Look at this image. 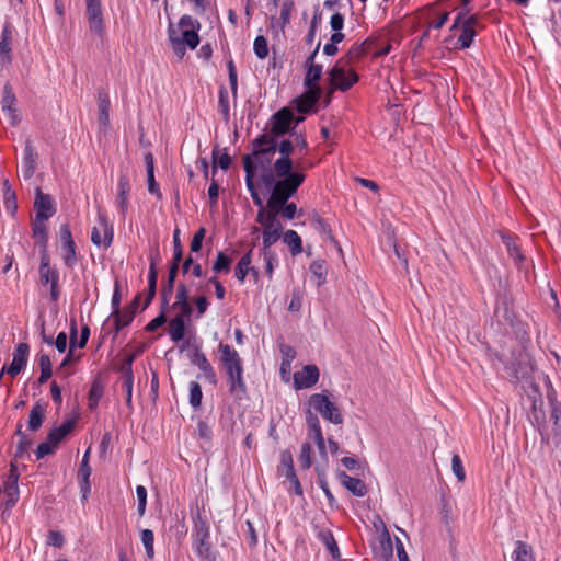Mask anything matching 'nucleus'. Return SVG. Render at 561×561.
Listing matches in <instances>:
<instances>
[{
	"mask_svg": "<svg viewBox=\"0 0 561 561\" xmlns=\"http://www.w3.org/2000/svg\"><path fill=\"white\" fill-rule=\"evenodd\" d=\"M296 193L273 188L267 201V210H259L256 221L263 227L262 231V249H271L275 244L283 231V225L278 219L282 207Z\"/></svg>",
	"mask_w": 561,
	"mask_h": 561,
	"instance_id": "obj_1",
	"label": "nucleus"
},
{
	"mask_svg": "<svg viewBox=\"0 0 561 561\" xmlns=\"http://www.w3.org/2000/svg\"><path fill=\"white\" fill-rule=\"evenodd\" d=\"M276 151L280 153V157L273 164V173L277 179L273 188L279 187L286 192L297 193L306 180V174L300 164H297L296 170H293L294 163L290 156L294 152V144L284 139L278 145L276 144Z\"/></svg>",
	"mask_w": 561,
	"mask_h": 561,
	"instance_id": "obj_2",
	"label": "nucleus"
},
{
	"mask_svg": "<svg viewBox=\"0 0 561 561\" xmlns=\"http://www.w3.org/2000/svg\"><path fill=\"white\" fill-rule=\"evenodd\" d=\"M220 362L227 376L229 392L236 399H242L247 393V385L243 377V364L239 353L222 342L218 345Z\"/></svg>",
	"mask_w": 561,
	"mask_h": 561,
	"instance_id": "obj_3",
	"label": "nucleus"
},
{
	"mask_svg": "<svg viewBox=\"0 0 561 561\" xmlns=\"http://www.w3.org/2000/svg\"><path fill=\"white\" fill-rule=\"evenodd\" d=\"M199 22L191 15H183L179 21V26L170 24L168 28V38L174 54L183 58L186 48L195 49L199 44L198 30Z\"/></svg>",
	"mask_w": 561,
	"mask_h": 561,
	"instance_id": "obj_4",
	"label": "nucleus"
},
{
	"mask_svg": "<svg viewBox=\"0 0 561 561\" xmlns=\"http://www.w3.org/2000/svg\"><path fill=\"white\" fill-rule=\"evenodd\" d=\"M363 54L360 46L350 49L346 58L339 59L335 65L328 72L330 78V91L332 94L334 91H348L359 80L356 71L348 66V61L359 58Z\"/></svg>",
	"mask_w": 561,
	"mask_h": 561,
	"instance_id": "obj_5",
	"label": "nucleus"
},
{
	"mask_svg": "<svg viewBox=\"0 0 561 561\" xmlns=\"http://www.w3.org/2000/svg\"><path fill=\"white\" fill-rule=\"evenodd\" d=\"M480 26L478 16L470 14V10H459L450 27L453 32H459L455 43L456 48H469L477 35V28Z\"/></svg>",
	"mask_w": 561,
	"mask_h": 561,
	"instance_id": "obj_6",
	"label": "nucleus"
},
{
	"mask_svg": "<svg viewBox=\"0 0 561 561\" xmlns=\"http://www.w3.org/2000/svg\"><path fill=\"white\" fill-rule=\"evenodd\" d=\"M192 547L199 561H216V551L210 542L209 525L201 516L194 523Z\"/></svg>",
	"mask_w": 561,
	"mask_h": 561,
	"instance_id": "obj_7",
	"label": "nucleus"
},
{
	"mask_svg": "<svg viewBox=\"0 0 561 561\" xmlns=\"http://www.w3.org/2000/svg\"><path fill=\"white\" fill-rule=\"evenodd\" d=\"M276 153V140L266 135L255 138L252 142V152L245 157H251L253 173L256 169H265L271 164L273 156Z\"/></svg>",
	"mask_w": 561,
	"mask_h": 561,
	"instance_id": "obj_8",
	"label": "nucleus"
},
{
	"mask_svg": "<svg viewBox=\"0 0 561 561\" xmlns=\"http://www.w3.org/2000/svg\"><path fill=\"white\" fill-rule=\"evenodd\" d=\"M309 404L314 409L316 412L320 413L324 420L336 425L343 423V416L339 408L332 401H330L327 394L314 393L310 396Z\"/></svg>",
	"mask_w": 561,
	"mask_h": 561,
	"instance_id": "obj_9",
	"label": "nucleus"
},
{
	"mask_svg": "<svg viewBox=\"0 0 561 561\" xmlns=\"http://www.w3.org/2000/svg\"><path fill=\"white\" fill-rule=\"evenodd\" d=\"M96 221V226L91 231V241L98 248L107 249L111 247L114 238L113 226L105 211L101 209L98 211Z\"/></svg>",
	"mask_w": 561,
	"mask_h": 561,
	"instance_id": "obj_10",
	"label": "nucleus"
},
{
	"mask_svg": "<svg viewBox=\"0 0 561 561\" xmlns=\"http://www.w3.org/2000/svg\"><path fill=\"white\" fill-rule=\"evenodd\" d=\"M85 4L89 30L92 34L102 39L104 37L105 30L101 0H85Z\"/></svg>",
	"mask_w": 561,
	"mask_h": 561,
	"instance_id": "obj_11",
	"label": "nucleus"
},
{
	"mask_svg": "<svg viewBox=\"0 0 561 561\" xmlns=\"http://www.w3.org/2000/svg\"><path fill=\"white\" fill-rule=\"evenodd\" d=\"M30 346L27 343H19L13 352V358L9 366H3L1 375L18 376L27 365Z\"/></svg>",
	"mask_w": 561,
	"mask_h": 561,
	"instance_id": "obj_12",
	"label": "nucleus"
},
{
	"mask_svg": "<svg viewBox=\"0 0 561 561\" xmlns=\"http://www.w3.org/2000/svg\"><path fill=\"white\" fill-rule=\"evenodd\" d=\"M374 558L378 561H390L393 556V545L390 533L382 525V530L377 540L373 543Z\"/></svg>",
	"mask_w": 561,
	"mask_h": 561,
	"instance_id": "obj_13",
	"label": "nucleus"
},
{
	"mask_svg": "<svg viewBox=\"0 0 561 561\" xmlns=\"http://www.w3.org/2000/svg\"><path fill=\"white\" fill-rule=\"evenodd\" d=\"M305 92L295 99L297 112L301 114L314 113L321 98V88H305Z\"/></svg>",
	"mask_w": 561,
	"mask_h": 561,
	"instance_id": "obj_14",
	"label": "nucleus"
},
{
	"mask_svg": "<svg viewBox=\"0 0 561 561\" xmlns=\"http://www.w3.org/2000/svg\"><path fill=\"white\" fill-rule=\"evenodd\" d=\"M320 44L316 49L308 56L305 61L306 73L304 78L305 88H320L319 81L322 77V65L316 64L314 59L319 51Z\"/></svg>",
	"mask_w": 561,
	"mask_h": 561,
	"instance_id": "obj_15",
	"label": "nucleus"
},
{
	"mask_svg": "<svg viewBox=\"0 0 561 561\" xmlns=\"http://www.w3.org/2000/svg\"><path fill=\"white\" fill-rule=\"evenodd\" d=\"M319 376L320 373L316 365H306L294 374V387L297 390L311 388L318 382Z\"/></svg>",
	"mask_w": 561,
	"mask_h": 561,
	"instance_id": "obj_16",
	"label": "nucleus"
},
{
	"mask_svg": "<svg viewBox=\"0 0 561 561\" xmlns=\"http://www.w3.org/2000/svg\"><path fill=\"white\" fill-rule=\"evenodd\" d=\"M35 217L48 220L56 213L54 201L49 194H44L41 188L36 190V197L34 201Z\"/></svg>",
	"mask_w": 561,
	"mask_h": 561,
	"instance_id": "obj_17",
	"label": "nucleus"
},
{
	"mask_svg": "<svg viewBox=\"0 0 561 561\" xmlns=\"http://www.w3.org/2000/svg\"><path fill=\"white\" fill-rule=\"evenodd\" d=\"M293 121V114L289 110L283 108L276 112L270 121V131L272 136L278 137L286 134L289 130Z\"/></svg>",
	"mask_w": 561,
	"mask_h": 561,
	"instance_id": "obj_18",
	"label": "nucleus"
},
{
	"mask_svg": "<svg viewBox=\"0 0 561 561\" xmlns=\"http://www.w3.org/2000/svg\"><path fill=\"white\" fill-rule=\"evenodd\" d=\"M130 193V182L127 175H121L117 183V195L114 202L121 217L124 219L128 211V197Z\"/></svg>",
	"mask_w": 561,
	"mask_h": 561,
	"instance_id": "obj_19",
	"label": "nucleus"
},
{
	"mask_svg": "<svg viewBox=\"0 0 561 561\" xmlns=\"http://www.w3.org/2000/svg\"><path fill=\"white\" fill-rule=\"evenodd\" d=\"M137 297L134 299V301L124 307L122 310H113L111 313V317L114 320L115 325V335L125 327L129 325L131 321L134 320L136 309H137Z\"/></svg>",
	"mask_w": 561,
	"mask_h": 561,
	"instance_id": "obj_20",
	"label": "nucleus"
},
{
	"mask_svg": "<svg viewBox=\"0 0 561 561\" xmlns=\"http://www.w3.org/2000/svg\"><path fill=\"white\" fill-rule=\"evenodd\" d=\"M306 422L308 426V436L316 442L319 451L321 454H324L325 442L318 416L313 414L311 411H308L306 415Z\"/></svg>",
	"mask_w": 561,
	"mask_h": 561,
	"instance_id": "obj_21",
	"label": "nucleus"
},
{
	"mask_svg": "<svg viewBox=\"0 0 561 561\" xmlns=\"http://www.w3.org/2000/svg\"><path fill=\"white\" fill-rule=\"evenodd\" d=\"M243 169L245 173V185L250 192L253 203L259 207V210H267L253 181L254 173L251 165V157H243Z\"/></svg>",
	"mask_w": 561,
	"mask_h": 561,
	"instance_id": "obj_22",
	"label": "nucleus"
},
{
	"mask_svg": "<svg viewBox=\"0 0 561 561\" xmlns=\"http://www.w3.org/2000/svg\"><path fill=\"white\" fill-rule=\"evenodd\" d=\"M39 280L42 285H58L59 283V272L50 266L49 256L46 251H43L41 255V264H39Z\"/></svg>",
	"mask_w": 561,
	"mask_h": 561,
	"instance_id": "obj_23",
	"label": "nucleus"
},
{
	"mask_svg": "<svg viewBox=\"0 0 561 561\" xmlns=\"http://www.w3.org/2000/svg\"><path fill=\"white\" fill-rule=\"evenodd\" d=\"M37 153L31 141L27 140L24 148V154L22 160V175L25 180L31 179L36 169Z\"/></svg>",
	"mask_w": 561,
	"mask_h": 561,
	"instance_id": "obj_24",
	"label": "nucleus"
},
{
	"mask_svg": "<svg viewBox=\"0 0 561 561\" xmlns=\"http://www.w3.org/2000/svg\"><path fill=\"white\" fill-rule=\"evenodd\" d=\"M339 479L341 483L355 496L362 497L366 494V485L365 483L358 479L348 476L344 471L339 473Z\"/></svg>",
	"mask_w": 561,
	"mask_h": 561,
	"instance_id": "obj_25",
	"label": "nucleus"
},
{
	"mask_svg": "<svg viewBox=\"0 0 561 561\" xmlns=\"http://www.w3.org/2000/svg\"><path fill=\"white\" fill-rule=\"evenodd\" d=\"M173 308L181 311V314L190 317L193 312L192 307L188 304V291L184 284H180L175 294V301Z\"/></svg>",
	"mask_w": 561,
	"mask_h": 561,
	"instance_id": "obj_26",
	"label": "nucleus"
},
{
	"mask_svg": "<svg viewBox=\"0 0 561 561\" xmlns=\"http://www.w3.org/2000/svg\"><path fill=\"white\" fill-rule=\"evenodd\" d=\"M512 561H536L533 547L522 540H517L511 554Z\"/></svg>",
	"mask_w": 561,
	"mask_h": 561,
	"instance_id": "obj_27",
	"label": "nucleus"
},
{
	"mask_svg": "<svg viewBox=\"0 0 561 561\" xmlns=\"http://www.w3.org/2000/svg\"><path fill=\"white\" fill-rule=\"evenodd\" d=\"M19 478L20 473L15 463H10L9 473L3 482L4 493L7 496H19Z\"/></svg>",
	"mask_w": 561,
	"mask_h": 561,
	"instance_id": "obj_28",
	"label": "nucleus"
},
{
	"mask_svg": "<svg viewBox=\"0 0 561 561\" xmlns=\"http://www.w3.org/2000/svg\"><path fill=\"white\" fill-rule=\"evenodd\" d=\"M145 164H146V170H147L148 192L151 195H154L158 198H160L161 192H160L158 183L154 180V162H153V157L151 153H147L145 156Z\"/></svg>",
	"mask_w": 561,
	"mask_h": 561,
	"instance_id": "obj_29",
	"label": "nucleus"
},
{
	"mask_svg": "<svg viewBox=\"0 0 561 561\" xmlns=\"http://www.w3.org/2000/svg\"><path fill=\"white\" fill-rule=\"evenodd\" d=\"M75 420H66L61 425L54 427L48 433V440L51 442L53 445L58 446V444L73 430Z\"/></svg>",
	"mask_w": 561,
	"mask_h": 561,
	"instance_id": "obj_30",
	"label": "nucleus"
},
{
	"mask_svg": "<svg viewBox=\"0 0 561 561\" xmlns=\"http://www.w3.org/2000/svg\"><path fill=\"white\" fill-rule=\"evenodd\" d=\"M184 318H187L186 316L179 314L170 320L169 322V335L171 341L173 342H180L183 340L185 334V320Z\"/></svg>",
	"mask_w": 561,
	"mask_h": 561,
	"instance_id": "obj_31",
	"label": "nucleus"
},
{
	"mask_svg": "<svg viewBox=\"0 0 561 561\" xmlns=\"http://www.w3.org/2000/svg\"><path fill=\"white\" fill-rule=\"evenodd\" d=\"M309 271L317 287L322 286L327 282V264L324 260H314L309 265Z\"/></svg>",
	"mask_w": 561,
	"mask_h": 561,
	"instance_id": "obj_32",
	"label": "nucleus"
},
{
	"mask_svg": "<svg viewBox=\"0 0 561 561\" xmlns=\"http://www.w3.org/2000/svg\"><path fill=\"white\" fill-rule=\"evenodd\" d=\"M12 62L11 38L7 28L3 30L0 41V67L9 66Z\"/></svg>",
	"mask_w": 561,
	"mask_h": 561,
	"instance_id": "obj_33",
	"label": "nucleus"
},
{
	"mask_svg": "<svg viewBox=\"0 0 561 561\" xmlns=\"http://www.w3.org/2000/svg\"><path fill=\"white\" fill-rule=\"evenodd\" d=\"M46 220L36 218L32 224V233L33 238L36 240L38 244L43 247V249H46L48 234H47V227H46ZM46 251V250H43Z\"/></svg>",
	"mask_w": 561,
	"mask_h": 561,
	"instance_id": "obj_34",
	"label": "nucleus"
},
{
	"mask_svg": "<svg viewBox=\"0 0 561 561\" xmlns=\"http://www.w3.org/2000/svg\"><path fill=\"white\" fill-rule=\"evenodd\" d=\"M283 242L289 248L293 256L302 252V241L295 230H287L283 236Z\"/></svg>",
	"mask_w": 561,
	"mask_h": 561,
	"instance_id": "obj_35",
	"label": "nucleus"
},
{
	"mask_svg": "<svg viewBox=\"0 0 561 561\" xmlns=\"http://www.w3.org/2000/svg\"><path fill=\"white\" fill-rule=\"evenodd\" d=\"M251 262H252V252L251 251L243 254L242 257L239 260V262L234 268V276L239 282L243 283L247 275L250 273Z\"/></svg>",
	"mask_w": 561,
	"mask_h": 561,
	"instance_id": "obj_36",
	"label": "nucleus"
},
{
	"mask_svg": "<svg viewBox=\"0 0 561 561\" xmlns=\"http://www.w3.org/2000/svg\"><path fill=\"white\" fill-rule=\"evenodd\" d=\"M45 408L41 403H35L30 412L28 428L33 432L37 431L45 417Z\"/></svg>",
	"mask_w": 561,
	"mask_h": 561,
	"instance_id": "obj_37",
	"label": "nucleus"
},
{
	"mask_svg": "<svg viewBox=\"0 0 561 561\" xmlns=\"http://www.w3.org/2000/svg\"><path fill=\"white\" fill-rule=\"evenodd\" d=\"M99 101V119L102 124H106L108 122L110 114V96L107 92L100 91L98 95Z\"/></svg>",
	"mask_w": 561,
	"mask_h": 561,
	"instance_id": "obj_38",
	"label": "nucleus"
},
{
	"mask_svg": "<svg viewBox=\"0 0 561 561\" xmlns=\"http://www.w3.org/2000/svg\"><path fill=\"white\" fill-rule=\"evenodd\" d=\"M90 329L88 325H83L81 328L80 339L77 341V325L73 323L71 325V334H70V348L77 345L80 348H83L89 340Z\"/></svg>",
	"mask_w": 561,
	"mask_h": 561,
	"instance_id": "obj_39",
	"label": "nucleus"
},
{
	"mask_svg": "<svg viewBox=\"0 0 561 561\" xmlns=\"http://www.w3.org/2000/svg\"><path fill=\"white\" fill-rule=\"evenodd\" d=\"M319 538L322 541V543L325 546V548L328 549V551L330 552L332 558L333 559H339L340 558V551H339L337 543H336L332 533L329 531V530L321 531L319 534Z\"/></svg>",
	"mask_w": 561,
	"mask_h": 561,
	"instance_id": "obj_40",
	"label": "nucleus"
},
{
	"mask_svg": "<svg viewBox=\"0 0 561 561\" xmlns=\"http://www.w3.org/2000/svg\"><path fill=\"white\" fill-rule=\"evenodd\" d=\"M134 360V357L130 356L127 362V369L123 377V388L126 392V401L129 403L131 401V394H133V383H134V376L131 371V363Z\"/></svg>",
	"mask_w": 561,
	"mask_h": 561,
	"instance_id": "obj_41",
	"label": "nucleus"
},
{
	"mask_svg": "<svg viewBox=\"0 0 561 561\" xmlns=\"http://www.w3.org/2000/svg\"><path fill=\"white\" fill-rule=\"evenodd\" d=\"M61 256L65 265L72 268L77 262L76 243L61 244Z\"/></svg>",
	"mask_w": 561,
	"mask_h": 561,
	"instance_id": "obj_42",
	"label": "nucleus"
},
{
	"mask_svg": "<svg viewBox=\"0 0 561 561\" xmlns=\"http://www.w3.org/2000/svg\"><path fill=\"white\" fill-rule=\"evenodd\" d=\"M195 364L204 373L205 377L211 383L215 385L217 382V378H216V374L214 371V368H213V366L210 365V363L208 362V359L206 358L205 355H203V354L198 355L196 357Z\"/></svg>",
	"mask_w": 561,
	"mask_h": 561,
	"instance_id": "obj_43",
	"label": "nucleus"
},
{
	"mask_svg": "<svg viewBox=\"0 0 561 561\" xmlns=\"http://www.w3.org/2000/svg\"><path fill=\"white\" fill-rule=\"evenodd\" d=\"M102 396H103V386L99 381H94L91 385L89 396H88V407L90 410L96 409Z\"/></svg>",
	"mask_w": 561,
	"mask_h": 561,
	"instance_id": "obj_44",
	"label": "nucleus"
},
{
	"mask_svg": "<svg viewBox=\"0 0 561 561\" xmlns=\"http://www.w3.org/2000/svg\"><path fill=\"white\" fill-rule=\"evenodd\" d=\"M3 196L7 210L11 214H14L18 208L15 193L11 188L8 180L3 182Z\"/></svg>",
	"mask_w": 561,
	"mask_h": 561,
	"instance_id": "obj_45",
	"label": "nucleus"
},
{
	"mask_svg": "<svg viewBox=\"0 0 561 561\" xmlns=\"http://www.w3.org/2000/svg\"><path fill=\"white\" fill-rule=\"evenodd\" d=\"M38 362H39V368H41V375L38 378V382L44 383L51 377V374H53L51 362H50L49 356L46 354H41Z\"/></svg>",
	"mask_w": 561,
	"mask_h": 561,
	"instance_id": "obj_46",
	"label": "nucleus"
},
{
	"mask_svg": "<svg viewBox=\"0 0 561 561\" xmlns=\"http://www.w3.org/2000/svg\"><path fill=\"white\" fill-rule=\"evenodd\" d=\"M262 255L265 263V272L268 278H272L274 268L278 265V259L271 249H262Z\"/></svg>",
	"mask_w": 561,
	"mask_h": 561,
	"instance_id": "obj_47",
	"label": "nucleus"
},
{
	"mask_svg": "<svg viewBox=\"0 0 561 561\" xmlns=\"http://www.w3.org/2000/svg\"><path fill=\"white\" fill-rule=\"evenodd\" d=\"M501 238H502L504 245L506 247L508 255L516 262L520 261L523 259V256H522L520 250H519L518 245L516 244V242L514 241V239L511 236H507L504 233L501 236Z\"/></svg>",
	"mask_w": 561,
	"mask_h": 561,
	"instance_id": "obj_48",
	"label": "nucleus"
},
{
	"mask_svg": "<svg viewBox=\"0 0 561 561\" xmlns=\"http://www.w3.org/2000/svg\"><path fill=\"white\" fill-rule=\"evenodd\" d=\"M231 259L227 256L224 252H218L217 257L213 264V271L216 274L221 272L228 273L230 271Z\"/></svg>",
	"mask_w": 561,
	"mask_h": 561,
	"instance_id": "obj_49",
	"label": "nucleus"
},
{
	"mask_svg": "<svg viewBox=\"0 0 561 561\" xmlns=\"http://www.w3.org/2000/svg\"><path fill=\"white\" fill-rule=\"evenodd\" d=\"M188 389H190V404L194 409L199 408L201 403H202V398H203V392H202V388H201L199 383L196 381H191Z\"/></svg>",
	"mask_w": 561,
	"mask_h": 561,
	"instance_id": "obj_50",
	"label": "nucleus"
},
{
	"mask_svg": "<svg viewBox=\"0 0 561 561\" xmlns=\"http://www.w3.org/2000/svg\"><path fill=\"white\" fill-rule=\"evenodd\" d=\"M141 542L145 547L146 554L148 558H153L154 556V549H153V542H154V535L153 531L150 529H144L141 531Z\"/></svg>",
	"mask_w": 561,
	"mask_h": 561,
	"instance_id": "obj_51",
	"label": "nucleus"
},
{
	"mask_svg": "<svg viewBox=\"0 0 561 561\" xmlns=\"http://www.w3.org/2000/svg\"><path fill=\"white\" fill-rule=\"evenodd\" d=\"M253 50L257 58L264 59L268 55V45L264 36L259 35L253 43Z\"/></svg>",
	"mask_w": 561,
	"mask_h": 561,
	"instance_id": "obj_52",
	"label": "nucleus"
},
{
	"mask_svg": "<svg viewBox=\"0 0 561 561\" xmlns=\"http://www.w3.org/2000/svg\"><path fill=\"white\" fill-rule=\"evenodd\" d=\"M298 461L300 463V467L305 470H307L311 467V465H312L311 446L309 443H304L301 445Z\"/></svg>",
	"mask_w": 561,
	"mask_h": 561,
	"instance_id": "obj_53",
	"label": "nucleus"
},
{
	"mask_svg": "<svg viewBox=\"0 0 561 561\" xmlns=\"http://www.w3.org/2000/svg\"><path fill=\"white\" fill-rule=\"evenodd\" d=\"M451 470H453L454 474L456 476V478L458 479V481H460V482L465 481L466 472H465V468L462 466V461H461V458L459 457V455L453 456Z\"/></svg>",
	"mask_w": 561,
	"mask_h": 561,
	"instance_id": "obj_54",
	"label": "nucleus"
},
{
	"mask_svg": "<svg viewBox=\"0 0 561 561\" xmlns=\"http://www.w3.org/2000/svg\"><path fill=\"white\" fill-rule=\"evenodd\" d=\"M136 495L138 501V513L140 516L145 514L146 505H147V490L144 485L136 486Z\"/></svg>",
	"mask_w": 561,
	"mask_h": 561,
	"instance_id": "obj_55",
	"label": "nucleus"
},
{
	"mask_svg": "<svg viewBox=\"0 0 561 561\" xmlns=\"http://www.w3.org/2000/svg\"><path fill=\"white\" fill-rule=\"evenodd\" d=\"M56 447L57 446L53 445L51 442L47 438L46 442H43L37 446L35 456L37 459H42L45 456L53 454Z\"/></svg>",
	"mask_w": 561,
	"mask_h": 561,
	"instance_id": "obj_56",
	"label": "nucleus"
},
{
	"mask_svg": "<svg viewBox=\"0 0 561 561\" xmlns=\"http://www.w3.org/2000/svg\"><path fill=\"white\" fill-rule=\"evenodd\" d=\"M294 3L291 1H285L280 8L279 20L282 22L280 27L284 28L290 22V14Z\"/></svg>",
	"mask_w": 561,
	"mask_h": 561,
	"instance_id": "obj_57",
	"label": "nucleus"
},
{
	"mask_svg": "<svg viewBox=\"0 0 561 561\" xmlns=\"http://www.w3.org/2000/svg\"><path fill=\"white\" fill-rule=\"evenodd\" d=\"M90 460V449H88L81 460L78 478H90L92 473V469L89 465Z\"/></svg>",
	"mask_w": 561,
	"mask_h": 561,
	"instance_id": "obj_58",
	"label": "nucleus"
},
{
	"mask_svg": "<svg viewBox=\"0 0 561 561\" xmlns=\"http://www.w3.org/2000/svg\"><path fill=\"white\" fill-rule=\"evenodd\" d=\"M206 230L205 228H199L193 236L190 248L192 252H198L202 248L203 240L205 238Z\"/></svg>",
	"mask_w": 561,
	"mask_h": 561,
	"instance_id": "obj_59",
	"label": "nucleus"
},
{
	"mask_svg": "<svg viewBox=\"0 0 561 561\" xmlns=\"http://www.w3.org/2000/svg\"><path fill=\"white\" fill-rule=\"evenodd\" d=\"M156 283H157V272L154 270L153 264H151L149 275H148V299H147L148 301H147V304L150 302V300L153 298V296L156 294Z\"/></svg>",
	"mask_w": 561,
	"mask_h": 561,
	"instance_id": "obj_60",
	"label": "nucleus"
},
{
	"mask_svg": "<svg viewBox=\"0 0 561 561\" xmlns=\"http://www.w3.org/2000/svg\"><path fill=\"white\" fill-rule=\"evenodd\" d=\"M180 231L176 229L173 234V261L180 263L182 260V245L179 237Z\"/></svg>",
	"mask_w": 561,
	"mask_h": 561,
	"instance_id": "obj_61",
	"label": "nucleus"
},
{
	"mask_svg": "<svg viewBox=\"0 0 561 561\" xmlns=\"http://www.w3.org/2000/svg\"><path fill=\"white\" fill-rule=\"evenodd\" d=\"M64 542H65V539L60 531H57V530L49 531L48 540H47L48 545H50L53 547L61 548L64 546Z\"/></svg>",
	"mask_w": 561,
	"mask_h": 561,
	"instance_id": "obj_62",
	"label": "nucleus"
},
{
	"mask_svg": "<svg viewBox=\"0 0 561 561\" xmlns=\"http://www.w3.org/2000/svg\"><path fill=\"white\" fill-rule=\"evenodd\" d=\"M194 302L197 311L196 318H201L206 312L209 306V301L206 296L202 295L198 296Z\"/></svg>",
	"mask_w": 561,
	"mask_h": 561,
	"instance_id": "obj_63",
	"label": "nucleus"
},
{
	"mask_svg": "<svg viewBox=\"0 0 561 561\" xmlns=\"http://www.w3.org/2000/svg\"><path fill=\"white\" fill-rule=\"evenodd\" d=\"M297 213V206L295 203H285V205L282 207L280 213L284 218L291 220L296 216Z\"/></svg>",
	"mask_w": 561,
	"mask_h": 561,
	"instance_id": "obj_64",
	"label": "nucleus"
}]
</instances>
